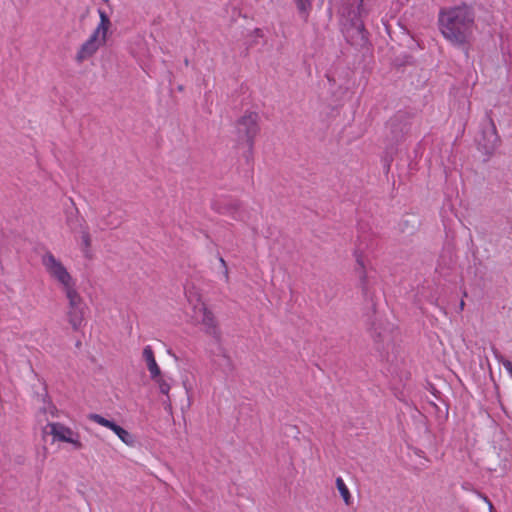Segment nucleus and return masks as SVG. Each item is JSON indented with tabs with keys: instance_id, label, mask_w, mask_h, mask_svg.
Wrapping results in <instances>:
<instances>
[{
	"instance_id": "1",
	"label": "nucleus",
	"mask_w": 512,
	"mask_h": 512,
	"mask_svg": "<svg viewBox=\"0 0 512 512\" xmlns=\"http://www.w3.org/2000/svg\"><path fill=\"white\" fill-rule=\"evenodd\" d=\"M438 28L444 39L453 46H468L475 30L472 8L458 5L441 9L438 15Z\"/></svg>"
},
{
	"instance_id": "9",
	"label": "nucleus",
	"mask_w": 512,
	"mask_h": 512,
	"mask_svg": "<svg viewBox=\"0 0 512 512\" xmlns=\"http://www.w3.org/2000/svg\"><path fill=\"white\" fill-rule=\"evenodd\" d=\"M88 418L91 421L113 431L124 444L128 446H134V437L127 430L117 425L115 422L110 421L99 414H90Z\"/></svg>"
},
{
	"instance_id": "2",
	"label": "nucleus",
	"mask_w": 512,
	"mask_h": 512,
	"mask_svg": "<svg viewBox=\"0 0 512 512\" xmlns=\"http://www.w3.org/2000/svg\"><path fill=\"white\" fill-rule=\"evenodd\" d=\"M380 0H344L340 14L343 30L350 38L364 39L362 17L371 12Z\"/></svg>"
},
{
	"instance_id": "11",
	"label": "nucleus",
	"mask_w": 512,
	"mask_h": 512,
	"mask_svg": "<svg viewBox=\"0 0 512 512\" xmlns=\"http://www.w3.org/2000/svg\"><path fill=\"white\" fill-rule=\"evenodd\" d=\"M142 358L145 362L146 368L149 371L150 378L158 377L160 373H162L160 367L158 366L154 352L151 346H145L142 352Z\"/></svg>"
},
{
	"instance_id": "18",
	"label": "nucleus",
	"mask_w": 512,
	"mask_h": 512,
	"mask_svg": "<svg viewBox=\"0 0 512 512\" xmlns=\"http://www.w3.org/2000/svg\"><path fill=\"white\" fill-rule=\"evenodd\" d=\"M484 501L488 504L490 512H493L494 507H493V504L491 503V501L487 497H484Z\"/></svg>"
},
{
	"instance_id": "15",
	"label": "nucleus",
	"mask_w": 512,
	"mask_h": 512,
	"mask_svg": "<svg viewBox=\"0 0 512 512\" xmlns=\"http://www.w3.org/2000/svg\"><path fill=\"white\" fill-rule=\"evenodd\" d=\"M81 250L84 254H88L91 246V238L86 230H82L79 236Z\"/></svg>"
},
{
	"instance_id": "5",
	"label": "nucleus",
	"mask_w": 512,
	"mask_h": 512,
	"mask_svg": "<svg viewBox=\"0 0 512 512\" xmlns=\"http://www.w3.org/2000/svg\"><path fill=\"white\" fill-rule=\"evenodd\" d=\"M41 262L49 277L63 288L65 294L76 290L74 278L64 264L52 253H45L41 258Z\"/></svg>"
},
{
	"instance_id": "7",
	"label": "nucleus",
	"mask_w": 512,
	"mask_h": 512,
	"mask_svg": "<svg viewBox=\"0 0 512 512\" xmlns=\"http://www.w3.org/2000/svg\"><path fill=\"white\" fill-rule=\"evenodd\" d=\"M68 299L67 321L73 330H79L84 324L85 306L77 290L66 294Z\"/></svg>"
},
{
	"instance_id": "10",
	"label": "nucleus",
	"mask_w": 512,
	"mask_h": 512,
	"mask_svg": "<svg viewBox=\"0 0 512 512\" xmlns=\"http://www.w3.org/2000/svg\"><path fill=\"white\" fill-rule=\"evenodd\" d=\"M500 138L496 128L490 124L483 132V140L479 142L484 151L488 154L493 153L499 146Z\"/></svg>"
},
{
	"instance_id": "19",
	"label": "nucleus",
	"mask_w": 512,
	"mask_h": 512,
	"mask_svg": "<svg viewBox=\"0 0 512 512\" xmlns=\"http://www.w3.org/2000/svg\"><path fill=\"white\" fill-rule=\"evenodd\" d=\"M183 384H184L185 390H186L187 392H189V391L192 389L191 387H188V386H187L186 382H184Z\"/></svg>"
},
{
	"instance_id": "3",
	"label": "nucleus",
	"mask_w": 512,
	"mask_h": 512,
	"mask_svg": "<svg viewBox=\"0 0 512 512\" xmlns=\"http://www.w3.org/2000/svg\"><path fill=\"white\" fill-rule=\"evenodd\" d=\"M99 17V23L77 50L76 60L78 62H83L91 58L107 41L111 21L102 10H99Z\"/></svg>"
},
{
	"instance_id": "12",
	"label": "nucleus",
	"mask_w": 512,
	"mask_h": 512,
	"mask_svg": "<svg viewBox=\"0 0 512 512\" xmlns=\"http://www.w3.org/2000/svg\"><path fill=\"white\" fill-rule=\"evenodd\" d=\"M354 257H355V260H356V263H357L356 271L358 273V276H359L360 280L363 283H365L366 279H367V271H366V263H365L364 256L362 255L361 252L356 250L354 252Z\"/></svg>"
},
{
	"instance_id": "6",
	"label": "nucleus",
	"mask_w": 512,
	"mask_h": 512,
	"mask_svg": "<svg viewBox=\"0 0 512 512\" xmlns=\"http://www.w3.org/2000/svg\"><path fill=\"white\" fill-rule=\"evenodd\" d=\"M53 440L69 444L74 450H81L84 445L78 431L60 422H52L47 425Z\"/></svg>"
},
{
	"instance_id": "17",
	"label": "nucleus",
	"mask_w": 512,
	"mask_h": 512,
	"mask_svg": "<svg viewBox=\"0 0 512 512\" xmlns=\"http://www.w3.org/2000/svg\"><path fill=\"white\" fill-rule=\"evenodd\" d=\"M499 363L502 364L508 375L512 378V361L505 359L503 356H496Z\"/></svg>"
},
{
	"instance_id": "8",
	"label": "nucleus",
	"mask_w": 512,
	"mask_h": 512,
	"mask_svg": "<svg viewBox=\"0 0 512 512\" xmlns=\"http://www.w3.org/2000/svg\"><path fill=\"white\" fill-rule=\"evenodd\" d=\"M236 129L239 139L251 145L259 131L258 115L250 113L242 116L237 122Z\"/></svg>"
},
{
	"instance_id": "13",
	"label": "nucleus",
	"mask_w": 512,
	"mask_h": 512,
	"mask_svg": "<svg viewBox=\"0 0 512 512\" xmlns=\"http://www.w3.org/2000/svg\"><path fill=\"white\" fill-rule=\"evenodd\" d=\"M336 487L346 505H350L352 503V496L350 491L345 484L344 480L341 477L336 479Z\"/></svg>"
},
{
	"instance_id": "14",
	"label": "nucleus",
	"mask_w": 512,
	"mask_h": 512,
	"mask_svg": "<svg viewBox=\"0 0 512 512\" xmlns=\"http://www.w3.org/2000/svg\"><path fill=\"white\" fill-rule=\"evenodd\" d=\"M151 380L158 386L161 393L166 395L169 393L170 383L162 373L158 377L151 378Z\"/></svg>"
},
{
	"instance_id": "20",
	"label": "nucleus",
	"mask_w": 512,
	"mask_h": 512,
	"mask_svg": "<svg viewBox=\"0 0 512 512\" xmlns=\"http://www.w3.org/2000/svg\"><path fill=\"white\" fill-rule=\"evenodd\" d=\"M220 262L225 267V261L222 258L220 259Z\"/></svg>"
},
{
	"instance_id": "4",
	"label": "nucleus",
	"mask_w": 512,
	"mask_h": 512,
	"mask_svg": "<svg viewBox=\"0 0 512 512\" xmlns=\"http://www.w3.org/2000/svg\"><path fill=\"white\" fill-rule=\"evenodd\" d=\"M188 308L187 315L195 325H201L208 333H213L216 322L214 315L208 310L205 303L196 291L189 290L186 292Z\"/></svg>"
},
{
	"instance_id": "16",
	"label": "nucleus",
	"mask_w": 512,
	"mask_h": 512,
	"mask_svg": "<svg viewBox=\"0 0 512 512\" xmlns=\"http://www.w3.org/2000/svg\"><path fill=\"white\" fill-rule=\"evenodd\" d=\"M295 3L299 12L307 16L311 11L313 0H295Z\"/></svg>"
}]
</instances>
